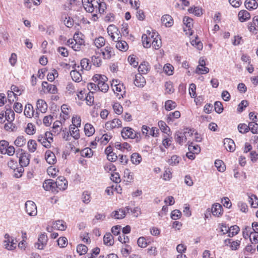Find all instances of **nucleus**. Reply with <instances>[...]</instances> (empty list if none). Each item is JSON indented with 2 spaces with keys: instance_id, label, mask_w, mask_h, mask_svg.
Here are the masks:
<instances>
[{
  "instance_id": "f257e3e1",
  "label": "nucleus",
  "mask_w": 258,
  "mask_h": 258,
  "mask_svg": "<svg viewBox=\"0 0 258 258\" xmlns=\"http://www.w3.org/2000/svg\"><path fill=\"white\" fill-rule=\"evenodd\" d=\"M83 6L85 10L88 13H98L102 14L106 9V4L99 1H90L89 0H82Z\"/></svg>"
},
{
  "instance_id": "f03ea898",
  "label": "nucleus",
  "mask_w": 258,
  "mask_h": 258,
  "mask_svg": "<svg viewBox=\"0 0 258 258\" xmlns=\"http://www.w3.org/2000/svg\"><path fill=\"white\" fill-rule=\"evenodd\" d=\"M120 135L124 140L135 139L137 143L141 142L142 139L140 133L129 126L123 127L120 132Z\"/></svg>"
},
{
  "instance_id": "7ed1b4c3",
  "label": "nucleus",
  "mask_w": 258,
  "mask_h": 258,
  "mask_svg": "<svg viewBox=\"0 0 258 258\" xmlns=\"http://www.w3.org/2000/svg\"><path fill=\"white\" fill-rule=\"evenodd\" d=\"M111 86L116 97L120 99L125 96V87L123 84L118 80H112Z\"/></svg>"
},
{
  "instance_id": "20e7f679",
  "label": "nucleus",
  "mask_w": 258,
  "mask_h": 258,
  "mask_svg": "<svg viewBox=\"0 0 258 258\" xmlns=\"http://www.w3.org/2000/svg\"><path fill=\"white\" fill-rule=\"evenodd\" d=\"M107 77L100 74L95 75L92 78L94 82L97 84L98 90L103 93H106L109 90V86L106 82Z\"/></svg>"
},
{
  "instance_id": "39448f33",
  "label": "nucleus",
  "mask_w": 258,
  "mask_h": 258,
  "mask_svg": "<svg viewBox=\"0 0 258 258\" xmlns=\"http://www.w3.org/2000/svg\"><path fill=\"white\" fill-rule=\"evenodd\" d=\"M141 130L142 136L146 139H149L151 137L157 138L159 135V130L156 127L143 125Z\"/></svg>"
},
{
  "instance_id": "423d86ee",
  "label": "nucleus",
  "mask_w": 258,
  "mask_h": 258,
  "mask_svg": "<svg viewBox=\"0 0 258 258\" xmlns=\"http://www.w3.org/2000/svg\"><path fill=\"white\" fill-rule=\"evenodd\" d=\"M37 141L39 142L44 147L50 148L51 146V143L53 139L52 133L47 131L44 134H41L37 136Z\"/></svg>"
},
{
  "instance_id": "0eeeda50",
  "label": "nucleus",
  "mask_w": 258,
  "mask_h": 258,
  "mask_svg": "<svg viewBox=\"0 0 258 258\" xmlns=\"http://www.w3.org/2000/svg\"><path fill=\"white\" fill-rule=\"evenodd\" d=\"M0 153L2 154L8 155L12 156L15 153V148L12 145H10L9 143L6 140L0 141Z\"/></svg>"
},
{
  "instance_id": "6e6552de",
  "label": "nucleus",
  "mask_w": 258,
  "mask_h": 258,
  "mask_svg": "<svg viewBox=\"0 0 258 258\" xmlns=\"http://www.w3.org/2000/svg\"><path fill=\"white\" fill-rule=\"evenodd\" d=\"M155 33H157V32L155 30H147L146 33L142 35V43L144 47L147 48L151 47L153 40L154 39Z\"/></svg>"
},
{
  "instance_id": "1a4fd4ad",
  "label": "nucleus",
  "mask_w": 258,
  "mask_h": 258,
  "mask_svg": "<svg viewBox=\"0 0 258 258\" xmlns=\"http://www.w3.org/2000/svg\"><path fill=\"white\" fill-rule=\"evenodd\" d=\"M108 35L113 41H116L121 38V34L118 28L114 25H109L107 28Z\"/></svg>"
},
{
  "instance_id": "9d476101",
  "label": "nucleus",
  "mask_w": 258,
  "mask_h": 258,
  "mask_svg": "<svg viewBox=\"0 0 258 258\" xmlns=\"http://www.w3.org/2000/svg\"><path fill=\"white\" fill-rule=\"evenodd\" d=\"M184 23L183 30L186 35L190 36L193 33V19L188 17H185L183 19Z\"/></svg>"
},
{
  "instance_id": "9b49d317",
  "label": "nucleus",
  "mask_w": 258,
  "mask_h": 258,
  "mask_svg": "<svg viewBox=\"0 0 258 258\" xmlns=\"http://www.w3.org/2000/svg\"><path fill=\"white\" fill-rule=\"evenodd\" d=\"M122 127V121L118 118L107 121L105 124V128L107 130H113Z\"/></svg>"
},
{
  "instance_id": "f8f14e48",
  "label": "nucleus",
  "mask_w": 258,
  "mask_h": 258,
  "mask_svg": "<svg viewBox=\"0 0 258 258\" xmlns=\"http://www.w3.org/2000/svg\"><path fill=\"white\" fill-rule=\"evenodd\" d=\"M104 59H110L115 56L114 49L109 44L107 45L104 48L101 49L100 52Z\"/></svg>"
},
{
  "instance_id": "ddd939ff",
  "label": "nucleus",
  "mask_w": 258,
  "mask_h": 258,
  "mask_svg": "<svg viewBox=\"0 0 258 258\" xmlns=\"http://www.w3.org/2000/svg\"><path fill=\"white\" fill-rule=\"evenodd\" d=\"M43 189L46 191H51L53 193H57V188L55 187V181L51 179H46L42 184Z\"/></svg>"
},
{
  "instance_id": "4468645a",
  "label": "nucleus",
  "mask_w": 258,
  "mask_h": 258,
  "mask_svg": "<svg viewBox=\"0 0 258 258\" xmlns=\"http://www.w3.org/2000/svg\"><path fill=\"white\" fill-rule=\"evenodd\" d=\"M42 90L45 93L55 94L58 92L57 88L55 85L49 84L46 81L42 83Z\"/></svg>"
},
{
  "instance_id": "2eb2a0df",
  "label": "nucleus",
  "mask_w": 258,
  "mask_h": 258,
  "mask_svg": "<svg viewBox=\"0 0 258 258\" xmlns=\"http://www.w3.org/2000/svg\"><path fill=\"white\" fill-rule=\"evenodd\" d=\"M71 108L67 104H63L61 106V112L60 113V119L64 122L70 117Z\"/></svg>"
},
{
  "instance_id": "dca6fc26",
  "label": "nucleus",
  "mask_w": 258,
  "mask_h": 258,
  "mask_svg": "<svg viewBox=\"0 0 258 258\" xmlns=\"http://www.w3.org/2000/svg\"><path fill=\"white\" fill-rule=\"evenodd\" d=\"M55 187L58 189L57 193L59 191H63L68 187V181L66 178L62 176L57 177L55 181Z\"/></svg>"
},
{
  "instance_id": "f3484780",
  "label": "nucleus",
  "mask_w": 258,
  "mask_h": 258,
  "mask_svg": "<svg viewBox=\"0 0 258 258\" xmlns=\"http://www.w3.org/2000/svg\"><path fill=\"white\" fill-rule=\"evenodd\" d=\"M19 151L21 152L19 160V164L22 167H26L30 163V155L22 149H19Z\"/></svg>"
},
{
  "instance_id": "a211bd4d",
  "label": "nucleus",
  "mask_w": 258,
  "mask_h": 258,
  "mask_svg": "<svg viewBox=\"0 0 258 258\" xmlns=\"http://www.w3.org/2000/svg\"><path fill=\"white\" fill-rule=\"evenodd\" d=\"M84 43V40H79L76 41L75 39H70L67 41V44L75 51L80 50Z\"/></svg>"
},
{
  "instance_id": "6ab92c4d",
  "label": "nucleus",
  "mask_w": 258,
  "mask_h": 258,
  "mask_svg": "<svg viewBox=\"0 0 258 258\" xmlns=\"http://www.w3.org/2000/svg\"><path fill=\"white\" fill-rule=\"evenodd\" d=\"M248 30L252 34H256L258 32V16L254 17L252 21L248 23Z\"/></svg>"
},
{
  "instance_id": "aec40b11",
  "label": "nucleus",
  "mask_w": 258,
  "mask_h": 258,
  "mask_svg": "<svg viewBox=\"0 0 258 258\" xmlns=\"http://www.w3.org/2000/svg\"><path fill=\"white\" fill-rule=\"evenodd\" d=\"M48 238L45 233H43L39 236L38 242L36 243V246L39 249H43L46 245Z\"/></svg>"
},
{
  "instance_id": "412c9836",
  "label": "nucleus",
  "mask_w": 258,
  "mask_h": 258,
  "mask_svg": "<svg viewBox=\"0 0 258 258\" xmlns=\"http://www.w3.org/2000/svg\"><path fill=\"white\" fill-rule=\"evenodd\" d=\"M114 146L116 149L120 150L121 152H130L132 149V146L127 142L121 143L119 142H116L115 143Z\"/></svg>"
},
{
  "instance_id": "4be33fe9",
  "label": "nucleus",
  "mask_w": 258,
  "mask_h": 258,
  "mask_svg": "<svg viewBox=\"0 0 258 258\" xmlns=\"http://www.w3.org/2000/svg\"><path fill=\"white\" fill-rule=\"evenodd\" d=\"M151 70V66L150 63L146 61H143L142 62L138 67V71L139 74L146 75Z\"/></svg>"
},
{
  "instance_id": "5701e85b",
  "label": "nucleus",
  "mask_w": 258,
  "mask_h": 258,
  "mask_svg": "<svg viewBox=\"0 0 258 258\" xmlns=\"http://www.w3.org/2000/svg\"><path fill=\"white\" fill-rule=\"evenodd\" d=\"M45 159L47 163L50 165H54L56 163L57 159L53 152L48 150L45 153Z\"/></svg>"
},
{
  "instance_id": "b1692460",
  "label": "nucleus",
  "mask_w": 258,
  "mask_h": 258,
  "mask_svg": "<svg viewBox=\"0 0 258 258\" xmlns=\"http://www.w3.org/2000/svg\"><path fill=\"white\" fill-rule=\"evenodd\" d=\"M62 123H63V121H61V120H55L53 122L51 131L50 132L54 135H59L62 131Z\"/></svg>"
},
{
  "instance_id": "393cba45",
  "label": "nucleus",
  "mask_w": 258,
  "mask_h": 258,
  "mask_svg": "<svg viewBox=\"0 0 258 258\" xmlns=\"http://www.w3.org/2000/svg\"><path fill=\"white\" fill-rule=\"evenodd\" d=\"M84 132L86 137H92L95 133L94 126L90 123H86L84 126Z\"/></svg>"
},
{
  "instance_id": "a878e982",
  "label": "nucleus",
  "mask_w": 258,
  "mask_h": 258,
  "mask_svg": "<svg viewBox=\"0 0 258 258\" xmlns=\"http://www.w3.org/2000/svg\"><path fill=\"white\" fill-rule=\"evenodd\" d=\"M238 19L241 22H246L250 19V14L246 10H242L238 14Z\"/></svg>"
},
{
  "instance_id": "bb28decb",
  "label": "nucleus",
  "mask_w": 258,
  "mask_h": 258,
  "mask_svg": "<svg viewBox=\"0 0 258 258\" xmlns=\"http://www.w3.org/2000/svg\"><path fill=\"white\" fill-rule=\"evenodd\" d=\"M36 107L41 112L44 113L47 110L48 105L44 100L39 99L37 101Z\"/></svg>"
},
{
  "instance_id": "cd10ccee",
  "label": "nucleus",
  "mask_w": 258,
  "mask_h": 258,
  "mask_svg": "<svg viewBox=\"0 0 258 258\" xmlns=\"http://www.w3.org/2000/svg\"><path fill=\"white\" fill-rule=\"evenodd\" d=\"M154 39L153 40V42L151 44V46H152L153 48L155 50L159 49L162 46V41L160 37V36L159 34L155 33L154 35Z\"/></svg>"
},
{
  "instance_id": "c85d7f7f",
  "label": "nucleus",
  "mask_w": 258,
  "mask_h": 258,
  "mask_svg": "<svg viewBox=\"0 0 258 258\" xmlns=\"http://www.w3.org/2000/svg\"><path fill=\"white\" fill-rule=\"evenodd\" d=\"M101 53L99 51H95V54L91 57L92 62L94 66L99 67L102 64V60L100 57Z\"/></svg>"
},
{
  "instance_id": "c756f323",
  "label": "nucleus",
  "mask_w": 258,
  "mask_h": 258,
  "mask_svg": "<svg viewBox=\"0 0 258 258\" xmlns=\"http://www.w3.org/2000/svg\"><path fill=\"white\" fill-rule=\"evenodd\" d=\"M224 146L227 151L233 152L235 148L234 141L231 139L226 138L224 140Z\"/></svg>"
},
{
  "instance_id": "7c9ffc66",
  "label": "nucleus",
  "mask_w": 258,
  "mask_h": 258,
  "mask_svg": "<svg viewBox=\"0 0 258 258\" xmlns=\"http://www.w3.org/2000/svg\"><path fill=\"white\" fill-rule=\"evenodd\" d=\"M145 78L141 74L136 75L134 80L135 85L138 87H143L146 85Z\"/></svg>"
},
{
  "instance_id": "2f4dec72",
  "label": "nucleus",
  "mask_w": 258,
  "mask_h": 258,
  "mask_svg": "<svg viewBox=\"0 0 258 258\" xmlns=\"http://www.w3.org/2000/svg\"><path fill=\"white\" fill-rule=\"evenodd\" d=\"M106 39L103 36H98L93 40V44L98 48H102L105 45Z\"/></svg>"
},
{
  "instance_id": "473e14b6",
  "label": "nucleus",
  "mask_w": 258,
  "mask_h": 258,
  "mask_svg": "<svg viewBox=\"0 0 258 258\" xmlns=\"http://www.w3.org/2000/svg\"><path fill=\"white\" fill-rule=\"evenodd\" d=\"M161 22L163 25L167 27H170L173 24V19L169 15H164L161 18Z\"/></svg>"
},
{
  "instance_id": "72a5a7b5",
  "label": "nucleus",
  "mask_w": 258,
  "mask_h": 258,
  "mask_svg": "<svg viewBox=\"0 0 258 258\" xmlns=\"http://www.w3.org/2000/svg\"><path fill=\"white\" fill-rule=\"evenodd\" d=\"M115 42H116V48L119 50L125 52L128 50V45L126 41L119 39Z\"/></svg>"
},
{
  "instance_id": "f704fd0d",
  "label": "nucleus",
  "mask_w": 258,
  "mask_h": 258,
  "mask_svg": "<svg viewBox=\"0 0 258 258\" xmlns=\"http://www.w3.org/2000/svg\"><path fill=\"white\" fill-rule=\"evenodd\" d=\"M112 137V136L110 134H104L101 137H96V140L101 145H105L109 142Z\"/></svg>"
},
{
  "instance_id": "c9c22d12",
  "label": "nucleus",
  "mask_w": 258,
  "mask_h": 258,
  "mask_svg": "<svg viewBox=\"0 0 258 258\" xmlns=\"http://www.w3.org/2000/svg\"><path fill=\"white\" fill-rule=\"evenodd\" d=\"M61 19L64 24L68 28H72L74 23V19L67 14H62Z\"/></svg>"
},
{
  "instance_id": "e433bc0d",
  "label": "nucleus",
  "mask_w": 258,
  "mask_h": 258,
  "mask_svg": "<svg viewBox=\"0 0 258 258\" xmlns=\"http://www.w3.org/2000/svg\"><path fill=\"white\" fill-rule=\"evenodd\" d=\"M69 133L72 137L75 140H78L80 138V130L79 127L69 126Z\"/></svg>"
},
{
  "instance_id": "4c0bfd02",
  "label": "nucleus",
  "mask_w": 258,
  "mask_h": 258,
  "mask_svg": "<svg viewBox=\"0 0 258 258\" xmlns=\"http://www.w3.org/2000/svg\"><path fill=\"white\" fill-rule=\"evenodd\" d=\"M27 146L28 151L32 153L37 150L38 144L35 140L30 139L27 142Z\"/></svg>"
},
{
  "instance_id": "58836bf2",
  "label": "nucleus",
  "mask_w": 258,
  "mask_h": 258,
  "mask_svg": "<svg viewBox=\"0 0 258 258\" xmlns=\"http://www.w3.org/2000/svg\"><path fill=\"white\" fill-rule=\"evenodd\" d=\"M24 112L26 117L28 118H32L34 113V110L33 105L30 103L27 104L25 105Z\"/></svg>"
},
{
  "instance_id": "ea45409f",
  "label": "nucleus",
  "mask_w": 258,
  "mask_h": 258,
  "mask_svg": "<svg viewBox=\"0 0 258 258\" xmlns=\"http://www.w3.org/2000/svg\"><path fill=\"white\" fill-rule=\"evenodd\" d=\"M36 127L35 125L32 122H29L27 123L25 128V132L26 134L30 136H32L36 133Z\"/></svg>"
},
{
  "instance_id": "a19ab883",
  "label": "nucleus",
  "mask_w": 258,
  "mask_h": 258,
  "mask_svg": "<svg viewBox=\"0 0 258 258\" xmlns=\"http://www.w3.org/2000/svg\"><path fill=\"white\" fill-rule=\"evenodd\" d=\"M131 161L135 165H139L142 161V157L139 153H134L131 156Z\"/></svg>"
},
{
  "instance_id": "79ce46f5",
  "label": "nucleus",
  "mask_w": 258,
  "mask_h": 258,
  "mask_svg": "<svg viewBox=\"0 0 258 258\" xmlns=\"http://www.w3.org/2000/svg\"><path fill=\"white\" fill-rule=\"evenodd\" d=\"M82 119L81 116L77 114H74L72 117V124L70 126L80 127L81 126Z\"/></svg>"
},
{
  "instance_id": "37998d69",
  "label": "nucleus",
  "mask_w": 258,
  "mask_h": 258,
  "mask_svg": "<svg viewBox=\"0 0 258 258\" xmlns=\"http://www.w3.org/2000/svg\"><path fill=\"white\" fill-rule=\"evenodd\" d=\"M180 117V112L176 110L173 112H170L167 116L166 121L168 123L173 122L175 119H177Z\"/></svg>"
},
{
  "instance_id": "c03bdc74",
  "label": "nucleus",
  "mask_w": 258,
  "mask_h": 258,
  "mask_svg": "<svg viewBox=\"0 0 258 258\" xmlns=\"http://www.w3.org/2000/svg\"><path fill=\"white\" fill-rule=\"evenodd\" d=\"M26 143V139L23 136H18L14 141V144L18 147H22L25 145Z\"/></svg>"
},
{
  "instance_id": "a18cd8bd",
  "label": "nucleus",
  "mask_w": 258,
  "mask_h": 258,
  "mask_svg": "<svg viewBox=\"0 0 258 258\" xmlns=\"http://www.w3.org/2000/svg\"><path fill=\"white\" fill-rule=\"evenodd\" d=\"M104 244L108 245H112L114 243V239L113 236L110 233H106L103 237Z\"/></svg>"
},
{
  "instance_id": "49530a36",
  "label": "nucleus",
  "mask_w": 258,
  "mask_h": 258,
  "mask_svg": "<svg viewBox=\"0 0 258 258\" xmlns=\"http://www.w3.org/2000/svg\"><path fill=\"white\" fill-rule=\"evenodd\" d=\"M244 4L245 8L249 10L256 9L258 7L256 0H246Z\"/></svg>"
},
{
  "instance_id": "de8ad7c7",
  "label": "nucleus",
  "mask_w": 258,
  "mask_h": 258,
  "mask_svg": "<svg viewBox=\"0 0 258 258\" xmlns=\"http://www.w3.org/2000/svg\"><path fill=\"white\" fill-rule=\"evenodd\" d=\"M125 211H113L111 216L115 219H122L126 215Z\"/></svg>"
},
{
  "instance_id": "09e8293b",
  "label": "nucleus",
  "mask_w": 258,
  "mask_h": 258,
  "mask_svg": "<svg viewBox=\"0 0 258 258\" xmlns=\"http://www.w3.org/2000/svg\"><path fill=\"white\" fill-rule=\"evenodd\" d=\"M85 100L88 105H93L94 102V92L90 91L89 92L87 93Z\"/></svg>"
},
{
  "instance_id": "8fccbe9b",
  "label": "nucleus",
  "mask_w": 258,
  "mask_h": 258,
  "mask_svg": "<svg viewBox=\"0 0 258 258\" xmlns=\"http://www.w3.org/2000/svg\"><path fill=\"white\" fill-rule=\"evenodd\" d=\"M175 139L178 144L182 145L187 142L186 137L183 133H177L175 136Z\"/></svg>"
},
{
  "instance_id": "3c124183",
  "label": "nucleus",
  "mask_w": 258,
  "mask_h": 258,
  "mask_svg": "<svg viewBox=\"0 0 258 258\" xmlns=\"http://www.w3.org/2000/svg\"><path fill=\"white\" fill-rule=\"evenodd\" d=\"M54 119L53 115L49 114L44 116L42 122L44 126L45 127H49L51 125Z\"/></svg>"
},
{
  "instance_id": "603ef678",
  "label": "nucleus",
  "mask_w": 258,
  "mask_h": 258,
  "mask_svg": "<svg viewBox=\"0 0 258 258\" xmlns=\"http://www.w3.org/2000/svg\"><path fill=\"white\" fill-rule=\"evenodd\" d=\"M87 90L84 88L83 89H78L76 91V96L77 99L80 101H85L86 95H87ZM77 98H76V99Z\"/></svg>"
},
{
  "instance_id": "864d4df0",
  "label": "nucleus",
  "mask_w": 258,
  "mask_h": 258,
  "mask_svg": "<svg viewBox=\"0 0 258 258\" xmlns=\"http://www.w3.org/2000/svg\"><path fill=\"white\" fill-rule=\"evenodd\" d=\"M158 125L160 130L164 133L168 134L170 132L169 127L166 124V122L163 120H160L158 122Z\"/></svg>"
},
{
  "instance_id": "5fc2aeb1",
  "label": "nucleus",
  "mask_w": 258,
  "mask_h": 258,
  "mask_svg": "<svg viewBox=\"0 0 258 258\" xmlns=\"http://www.w3.org/2000/svg\"><path fill=\"white\" fill-rule=\"evenodd\" d=\"M58 172V168L54 166H50L47 169V174L52 177L57 176Z\"/></svg>"
},
{
  "instance_id": "6e6d98bb",
  "label": "nucleus",
  "mask_w": 258,
  "mask_h": 258,
  "mask_svg": "<svg viewBox=\"0 0 258 258\" xmlns=\"http://www.w3.org/2000/svg\"><path fill=\"white\" fill-rule=\"evenodd\" d=\"M54 228L59 230H64L67 228L66 223L62 220H57L53 223Z\"/></svg>"
},
{
  "instance_id": "4d7b16f0",
  "label": "nucleus",
  "mask_w": 258,
  "mask_h": 258,
  "mask_svg": "<svg viewBox=\"0 0 258 258\" xmlns=\"http://www.w3.org/2000/svg\"><path fill=\"white\" fill-rule=\"evenodd\" d=\"M70 76L73 80L76 82H79L82 80L81 74L76 70L72 71L70 73Z\"/></svg>"
},
{
  "instance_id": "13d9d810",
  "label": "nucleus",
  "mask_w": 258,
  "mask_h": 258,
  "mask_svg": "<svg viewBox=\"0 0 258 258\" xmlns=\"http://www.w3.org/2000/svg\"><path fill=\"white\" fill-rule=\"evenodd\" d=\"M5 119L8 121H13L15 119V113L11 109H8L5 111Z\"/></svg>"
},
{
  "instance_id": "bf43d9fd",
  "label": "nucleus",
  "mask_w": 258,
  "mask_h": 258,
  "mask_svg": "<svg viewBox=\"0 0 258 258\" xmlns=\"http://www.w3.org/2000/svg\"><path fill=\"white\" fill-rule=\"evenodd\" d=\"M165 92L166 94H170L174 92V89L173 86V83L171 81H168L165 82Z\"/></svg>"
},
{
  "instance_id": "052dcab7",
  "label": "nucleus",
  "mask_w": 258,
  "mask_h": 258,
  "mask_svg": "<svg viewBox=\"0 0 258 258\" xmlns=\"http://www.w3.org/2000/svg\"><path fill=\"white\" fill-rule=\"evenodd\" d=\"M174 68L170 63H166L163 67V72L168 76H171L174 73Z\"/></svg>"
},
{
  "instance_id": "680f3d73",
  "label": "nucleus",
  "mask_w": 258,
  "mask_h": 258,
  "mask_svg": "<svg viewBox=\"0 0 258 258\" xmlns=\"http://www.w3.org/2000/svg\"><path fill=\"white\" fill-rule=\"evenodd\" d=\"M215 166L219 172H223L226 170V166L221 160H216Z\"/></svg>"
},
{
  "instance_id": "e2e57ef3",
  "label": "nucleus",
  "mask_w": 258,
  "mask_h": 258,
  "mask_svg": "<svg viewBox=\"0 0 258 258\" xmlns=\"http://www.w3.org/2000/svg\"><path fill=\"white\" fill-rule=\"evenodd\" d=\"M190 43L199 50H202L203 49V43L198 36H196L194 39L191 40Z\"/></svg>"
},
{
  "instance_id": "0e129e2a",
  "label": "nucleus",
  "mask_w": 258,
  "mask_h": 258,
  "mask_svg": "<svg viewBox=\"0 0 258 258\" xmlns=\"http://www.w3.org/2000/svg\"><path fill=\"white\" fill-rule=\"evenodd\" d=\"M176 106V103L171 100H168L165 103V109L167 111H170L174 109Z\"/></svg>"
},
{
  "instance_id": "69168bd1",
  "label": "nucleus",
  "mask_w": 258,
  "mask_h": 258,
  "mask_svg": "<svg viewBox=\"0 0 258 258\" xmlns=\"http://www.w3.org/2000/svg\"><path fill=\"white\" fill-rule=\"evenodd\" d=\"M251 228L249 226H245L242 231V235L244 239H246L248 237H250L253 234V232L251 231Z\"/></svg>"
},
{
  "instance_id": "338daca9",
  "label": "nucleus",
  "mask_w": 258,
  "mask_h": 258,
  "mask_svg": "<svg viewBox=\"0 0 258 258\" xmlns=\"http://www.w3.org/2000/svg\"><path fill=\"white\" fill-rule=\"evenodd\" d=\"M188 149L189 151L193 152L195 153H196V154H199L201 151V148L200 146L195 144L192 142L189 143Z\"/></svg>"
},
{
  "instance_id": "774afa93",
  "label": "nucleus",
  "mask_w": 258,
  "mask_h": 258,
  "mask_svg": "<svg viewBox=\"0 0 258 258\" xmlns=\"http://www.w3.org/2000/svg\"><path fill=\"white\" fill-rule=\"evenodd\" d=\"M249 203L251 205V207L253 208H258L257 197L254 195H252L250 197H249Z\"/></svg>"
}]
</instances>
